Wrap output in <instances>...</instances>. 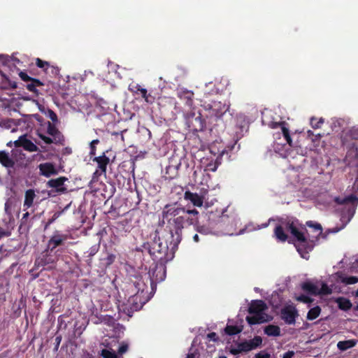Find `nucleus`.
<instances>
[{
    "label": "nucleus",
    "mask_w": 358,
    "mask_h": 358,
    "mask_svg": "<svg viewBox=\"0 0 358 358\" xmlns=\"http://www.w3.org/2000/svg\"><path fill=\"white\" fill-rule=\"evenodd\" d=\"M266 309L267 306L263 301H252L248 309V312L251 315L246 317L247 322L252 325L271 320L272 317L265 313Z\"/></svg>",
    "instance_id": "obj_1"
},
{
    "label": "nucleus",
    "mask_w": 358,
    "mask_h": 358,
    "mask_svg": "<svg viewBox=\"0 0 358 358\" xmlns=\"http://www.w3.org/2000/svg\"><path fill=\"white\" fill-rule=\"evenodd\" d=\"M289 229L292 234L297 240V243L295 245L297 251L300 253L301 257L308 259V253L312 250L313 246L308 243L304 234L297 229L293 224L289 226Z\"/></svg>",
    "instance_id": "obj_2"
},
{
    "label": "nucleus",
    "mask_w": 358,
    "mask_h": 358,
    "mask_svg": "<svg viewBox=\"0 0 358 358\" xmlns=\"http://www.w3.org/2000/svg\"><path fill=\"white\" fill-rule=\"evenodd\" d=\"M90 75L92 77L94 76L93 73L91 71L87 72L85 71L84 75H75L73 76H67L66 80L64 79L62 80L59 79V86L61 90H76L77 87L81 88L83 87V84L87 80V77L88 75Z\"/></svg>",
    "instance_id": "obj_3"
},
{
    "label": "nucleus",
    "mask_w": 358,
    "mask_h": 358,
    "mask_svg": "<svg viewBox=\"0 0 358 358\" xmlns=\"http://www.w3.org/2000/svg\"><path fill=\"white\" fill-rule=\"evenodd\" d=\"M302 288L312 294L327 295L331 293V289L323 282H306L302 285Z\"/></svg>",
    "instance_id": "obj_4"
},
{
    "label": "nucleus",
    "mask_w": 358,
    "mask_h": 358,
    "mask_svg": "<svg viewBox=\"0 0 358 358\" xmlns=\"http://www.w3.org/2000/svg\"><path fill=\"white\" fill-rule=\"evenodd\" d=\"M47 131L48 134L52 136V138H50L45 136L42 134H38V136L41 138L45 143H57L62 141V136L59 131L55 128L54 125H52L50 122L48 123Z\"/></svg>",
    "instance_id": "obj_5"
},
{
    "label": "nucleus",
    "mask_w": 358,
    "mask_h": 358,
    "mask_svg": "<svg viewBox=\"0 0 358 358\" xmlns=\"http://www.w3.org/2000/svg\"><path fill=\"white\" fill-rule=\"evenodd\" d=\"M281 315L287 324H292L295 323L298 312L294 306L289 305L282 309Z\"/></svg>",
    "instance_id": "obj_6"
},
{
    "label": "nucleus",
    "mask_w": 358,
    "mask_h": 358,
    "mask_svg": "<svg viewBox=\"0 0 358 358\" xmlns=\"http://www.w3.org/2000/svg\"><path fill=\"white\" fill-rule=\"evenodd\" d=\"M93 161L98 164V169L94 173V178L101 174H106V166L110 162V159L105 154H103L101 156L94 157Z\"/></svg>",
    "instance_id": "obj_7"
},
{
    "label": "nucleus",
    "mask_w": 358,
    "mask_h": 358,
    "mask_svg": "<svg viewBox=\"0 0 358 358\" xmlns=\"http://www.w3.org/2000/svg\"><path fill=\"white\" fill-rule=\"evenodd\" d=\"M268 124L271 127V128H276L278 127V126H280V128H281V131H282V134L284 137V139L285 141V142L287 143H288L289 145H292V138L290 137V135H289V129L285 127V122H282V121H280V120H277V119H274L273 121H271V122L268 123Z\"/></svg>",
    "instance_id": "obj_8"
},
{
    "label": "nucleus",
    "mask_w": 358,
    "mask_h": 358,
    "mask_svg": "<svg viewBox=\"0 0 358 358\" xmlns=\"http://www.w3.org/2000/svg\"><path fill=\"white\" fill-rule=\"evenodd\" d=\"M262 339L260 336H255L253 339L238 343L241 350L243 352L250 351L262 344Z\"/></svg>",
    "instance_id": "obj_9"
},
{
    "label": "nucleus",
    "mask_w": 358,
    "mask_h": 358,
    "mask_svg": "<svg viewBox=\"0 0 358 358\" xmlns=\"http://www.w3.org/2000/svg\"><path fill=\"white\" fill-rule=\"evenodd\" d=\"M16 147H23L26 150L29 152H36L38 147L30 140L26 138L25 136H21L17 140L13 142Z\"/></svg>",
    "instance_id": "obj_10"
},
{
    "label": "nucleus",
    "mask_w": 358,
    "mask_h": 358,
    "mask_svg": "<svg viewBox=\"0 0 358 358\" xmlns=\"http://www.w3.org/2000/svg\"><path fill=\"white\" fill-rule=\"evenodd\" d=\"M40 173L47 178L57 173L55 166L49 162L41 164L38 166Z\"/></svg>",
    "instance_id": "obj_11"
},
{
    "label": "nucleus",
    "mask_w": 358,
    "mask_h": 358,
    "mask_svg": "<svg viewBox=\"0 0 358 358\" xmlns=\"http://www.w3.org/2000/svg\"><path fill=\"white\" fill-rule=\"evenodd\" d=\"M213 115L215 117L220 118L226 112L229 111V106L227 103H222L221 102L214 103L213 106L211 107Z\"/></svg>",
    "instance_id": "obj_12"
},
{
    "label": "nucleus",
    "mask_w": 358,
    "mask_h": 358,
    "mask_svg": "<svg viewBox=\"0 0 358 358\" xmlns=\"http://www.w3.org/2000/svg\"><path fill=\"white\" fill-rule=\"evenodd\" d=\"M185 199L190 201L194 206L201 207L203 206V198L196 193H192L190 192H186L185 193Z\"/></svg>",
    "instance_id": "obj_13"
},
{
    "label": "nucleus",
    "mask_w": 358,
    "mask_h": 358,
    "mask_svg": "<svg viewBox=\"0 0 358 358\" xmlns=\"http://www.w3.org/2000/svg\"><path fill=\"white\" fill-rule=\"evenodd\" d=\"M66 180V178L64 177L51 179L48 182V186L57 189L58 192H64L66 189L63 187V185Z\"/></svg>",
    "instance_id": "obj_14"
},
{
    "label": "nucleus",
    "mask_w": 358,
    "mask_h": 358,
    "mask_svg": "<svg viewBox=\"0 0 358 358\" xmlns=\"http://www.w3.org/2000/svg\"><path fill=\"white\" fill-rule=\"evenodd\" d=\"M36 197L35 191L34 189H28L25 192L24 207L29 208L32 206L34 200Z\"/></svg>",
    "instance_id": "obj_15"
},
{
    "label": "nucleus",
    "mask_w": 358,
    "mask_h": 358,
    "mask_svg": "<svg viewBox=\"0 0 358 358\" xmlns=\"http://www.w3.org/2000/svg\"><path fill=\"white\" fill-rule=\"evenodd\" d=\"M0 77L1 79V83L4 85V86L1 87V90H6L7 87H10L13 89H15L17 87V83L15 81L11 80L8 76H7L6 74L3 73L0 71Z\"/></svg>",
    "instance_id": "obj_16"
},
{
    "label": "nucleus",
    "mask_w": 358,
    "mask_h": 358,
    "mask_svg": "<svg viewBox=\"0 0 358 358\" xmlns=\"http://www.w3.org/2000/svg\"><path fill=\"white\" fill-rule=\"evenodd\" d=\"M264 333L269 336H278L280 334V329L278 326L268 325L264 328Z\"/></svg>",
    "instance_id": "obj_17"
},
{
    "label": "nucleus",
    "mask_w": 358,
    "mask_h": 358,
    "mask_svg": "<svg viewBox=\"0 0 358 358\" xmlns=\"http://www.w3.org/2000/svg\"><path fill=\"white\" fill-rule=\"evenodd\" d=\"M0 163L6 167H11L13 165L12 159L6 152H0Z\"/></svg>",
    "instance_id": "obj_18"
},
{
    "label": "nucleus",
    "mask_w": 358,
    "mask_h": 358,
    "mask_svg": "<svg viewBox=\"0 0 358 358\" xmlns=\"http://www.w3.org/2000/svg\"><path fill=\"white\" fill-rule=\"evenodd\" d=\"M356 345V342L353 340L339 341L337 343V347L339 350L344 351L354 347Z\"/></svg>",
    "instance_id": "obj_19"
},
{
    "label": "nucleus",
    "mask_w": 358,
    "mask_h": 358,
    "mask_svg": "<svg viewBox=\"0 0 358 358\" xmlns=\"http://www.w3.org/2000/svg\"><path fill=\"white\" fill-rule=\"evenodd\" d=\"M65 238L59 234L54 235L49 241V246H52V249L62 244Z\"/></svg>",
    "instance_id": "obj_20"
},
{
    "label": "nucleus",
    "mask_w": 358,
    "mask_h": 358,
    "mask_svg": "<svg viewBox=\"0 0 358 358\" xmlns=\"http://www.w3.org/2000/svg\"><path fill=\"white\" fill-rule=\"evenodd\" d=\"M320 313L321 308L318 306L313 307L308 311L306 317L307 320H313L316 319L320 315Z\"/></svg>",
    "instance_id": "obj_21"
},
{
    "label": "nucleus",
    "mask_w": 358,
    "mask_h": 358,
    "mask_svg": "<svg viewBox=\"0 0 358 358\" xmlns=\"http://www.w3.org/2000/svg\"><path fill=\"white\" fill-rule=\"evenodd\" d=\"M181 212L184 213L185 210L183 208H176L175 206H172L169 208L166 211H164V213L166 218L169 216H176L178 215Z\"/></svg>",
    "instance_id": "obj_22"
},
{
    "label": "nucleus",
    "mask_w": 358,
    "mask_h": 358,
    "mask_svg": "<svg viewBox=\"0 0 358 358\" xmlns=\"http://www.w3.org/2000/svg\"><path fill=\"white\" fill-rule=\"evenodd\" d=\"M338 307L343 310H348L351 308L352 303L350 301L345 298H338L336 300Z\"/></svg>",
    "instance_id": "obj_23"
},
{
    "label": "nucleus",
    "mask_w": 358,
    "mask_h": 358,
    "mask_svg": "<svg viewBox=\"0 0 358 358\" xmlns=\"http://www.w3.org/2000/svg\"><path fill=\"white\" fill-rule=\"evenodd\" d=\"M44 73L51 78L56 77L59 75V69L57 66L50 64Z\"/></svg>",
    "instance_id": "obj_24"
},
{
    "label": "nucleus",
    "mask_w": 358,
    "mask_h": 358,
    "mask_svg": "<svg viewBox=\"0 0 358 358\" xmlns=\"http://www.w3.org/2000/svg\"><path fill=\"white\" fill-rule=\"evenodd\" d=\"M340 280L345 285H352L358 282V277L341 275Z\"/></svg>",
    "instance_id": "obj_25"
},
{
    "label": "nucleus",
    "mask_w": 358,
    "mask_h": 358,
    "mask_svg": "<svg viewBox=\"0 0 358 358\" xmlns=\"http://www.w3.org/2000/svg\"><path fill=\"white\" fill-rule=\"evenodd\" d=\"M275 236L280 241H285L287 240V235L285 234L282 228L278 226L275 229Z\"/></svg>",
    "instance_id": "obj_26"
},
{
    "label": "nucleus",
    "mask_w": 358,
    "mask_h": 358,
    "mask_svg": "<svg viewBox=\"0 0 358 358\" xmlns=\"http://www.w3.org/2000/svg\"><path fill=\"white\" fill-rule=\"evenodd\" d=\"M44 85L45 84L39 79L32 78L31 81L29 83H27V90H36V87H41Z\"/></svg>",
    "instance_id": "obj_27"
},
{
    "label": "nucleus",
    "mask_w": 358,
    "mask_h": 358,
    "mask_svg": "<svg viewBox=\"0 0 358 358\" xmlns=\"http://www.w3.org/2000/svg\"><path fill=\"white\" fill-rule=\"evenodd\" d=\"M224 330L229 335H235L240 333L242 331V329L237 326L227 325Z\"/></svg>",
    "instance_id": "obj_28"
},
{
    "label": "nucleus",
    "mask_w": 358,
    "mask_h": 358,
    "mask_svg": "<svg viewBox=\"0 0 358 358\" xmlns=\"http://www.w3.org/2000/svg\"><path fill=\"white\" fill-rule=\"evenodd\" d=\"M101 355L103 358H118L115 352L113 350L103 349L101 350Z\"/></svg>",
    "instance_id": "obj_29"
},
{
    "label": "nucleus",
    "mask_w": 358,
    "mask_h": 358,
    "mask_svg": "<svg viewBox=\"0 0 358 358\" xmlns=\"http://www.w3.org/2000/svg\"><path fill=\"white\" fill-rule=\"evenodd\" d=\"M35 62L36 66L41 69L43 72L45 71V69H48V67L50 64L48 62L43 61L40 58H36L35 59Z\"/></svg>",
    "instance_id": "obj_30"
},
{
    "label": "nucleus",
    "mask_w": 358,
    "mask_h": 358,
    "mask_svg": "<svg viewBox=\"0 0 358 358\" xmlns=\"http://www.w3.org/2000/svg\"><path fill=\"white\" fill-rule=\"evenodd\" d=\"M0 60L2 62L3 64H8V62H10V61H13L17 64L20 62V59L15 57L14 55H12L11 57L5 55L0 56Z\"/></svg>",
    "instance_id": "obj_31"
},
{
    "label": "nucleus",
    "mask_w": 358,
    "mask_h": 358,
    "mask_svg": "<svg viewBox=\"0 0 358 358\" xmlns=\"http://www.w3.org/2000/svg\"><path fill=\"white\" fill-rule=\"evenodd\" d=\"M19 76L23 81L27 82L28 83H29L32 80V78L29 76L25 71H20L19 73Z\"/></svg>",
    "instance_id": "obj_32"
},
{
    "label": "nucleus",
    "mask_w": 358,
    "mask_h": 358,
    "mask_svg": "<svg viewBox=\"0 0 358 358\" xmlns=\"http://www.w3.org/2000/svg\"><path fill=\"white\" fill-rule=\"evenodd\" d=\"M323 120L322 118L318 121L314 117L310 119V124L313 128H319Z\"/></svg>",
    "instance_id": "obj_33"
},
{
    "label": "nucleus",
    "mask_w": 358,
    "mask_h": 358,
    "mask_svg": "<svg viewBox=\"0 0 358 358\" xmlns=\"http://www.w3.org/2000/svg\"><path fill=\"white\" fill-rule=\"evenodd\" d=\"M99 143V140L96 139V140H93L91 143H90V148H91V150H90V155H95L96 154V148H95V144H97Z\"/></svg>",
    "instance_id": "obj_34"
},
{
    "label": "nucleus",
    "mask_w": 358,
    "mask_h": 358,
    "mask_svg": "<svg viewBox=\"0 0 358 358\" xmlns=\"http://www.w3.org/2000/svg\"><path fill=\"white\" fill-rule=\"evenodd\" d=\"M255 357L256 358H270L271 355L269 353H268L265 351H262V352L256 354Z\"/></svg>",
    "instance_id": "obj_35"
},
{
    "label": "nucleus",
    "mask_w": 358,
    "mask_h": 358,
    "mask_svg": "<svg viewBox=\"0 0 358 358\" xmlns=\"http://www.w3.org/2000/svg\"><path fill=\"white\" fill-rule=\"evenodd\" d=\"M350 134L353 138L358 140V125L350 130Z\"/></svg>",
    "instance_id": "obj_36"
},
{
    "label": "nucleus",
    "mask_w": 358,
    "mask_h": 358,
    "mask_svg": "<svg viewBox=\"0 0 358 358\" xmlns=\"http://www.w3.org/2000/svg\"><path fill=\"white\" fill-rule=\"evenodd\" d=\"M308 226L313 227L315 229L319 231L320 232L322 231V227L320 224H312L310 222H307Z\"/></svg>",
    "instance_id": "obj_37"
},
{
    "label": "nucleus",
    "mask_w": 358,
    "mask_h": 358,
    "mask_svg": "<svg viewBox=\"0 0 358 358\" xmlns=\"http://www.w3.org/2000/svg\"><path fill=\"white\" fill-rule=\"evenodd\" d=\"M297 300L299 301L304 302V303H309L311 301V300L309 299V297H308L305 295H301V296L297 297Z\"/></svg>",
    "instance_id": "obj_38"
},
{
    "label": "nucleus",
    "mask_w": 358,
    "mask_h": 358,
    "mask_svg": "<svg viewBox=\"0 0 358 358\" xmlns=\"http://www.w3.org/2000/svg\"><path fill=\"white\" fill-rule=\"evenodd\" d=\"M128 350V345L127 344H122L119 349H118V352L120 354H123L124 352H126Z\"/></svg>",
    "instance_id": "obj_39"
},
{
    "label": "nucleus",
    "mask_w": 358,
    "mask_h": 358,
    "mask_svg": "<svg viewBox=\"0 0 358 358\" xmlns=\"http://www.w3.org/2000/svg\"><path fill=\"white\" fill-rule=\"evenodd\" d=\"M230 352L233 355H238V354L242 352V351L241 350V349H240L238 345H237L236 348H231Z\"/></svg>",
    "instance_id": "obj_40"
},
{
    "label": "nucleus",
    "mask_w": 358,
    "mask_h": 358,
    "mask_svg": "<svg viewBox=\"0 0 358 358\" xmlns=\"http://www.w3.org/2000/svg\"><path fill=\"white\" fill-rule=\"evenodd\" d=\"M115 258V255H109L108 256L107 259H106V260H107V264H112V263L114 262Z\"/></svg>",
    "instance_id": "obj_41"
},
{
    "label": "nucleus",
    "mask_w": 358,
    "mask_h": 358,
    "mask_svg": "<svg viewBox=\"0 0 358 358\" xmlns=\"http://www.w3.org/2000/svg\"><path fill=\"white\" fill-rule=\"evenodd\" d=\"M294 355V352L293 351H288L283 355L282 358H292Z\"/></svg>",
    "instance_id": "obj_42"
},
{
    "label": "nucleus",
    "mask_w": 358,
    "mask_h": 358,
    "mask_svg": "<svg viewBox=\"0 0 358 358\" xmlns=\"http://www.w3.org/2000/svg\"><path fill=\"white\" fill-rule=\"evenodd\" d=\"M49 117L52 120V121H55L57 120V115L56 114L52 111V110H50L49 111Z\"/></svg>",
    "instance_id": "obj_43"
},
{
    "label": "nucleus",
    "mask_w": 358,
    "mask_h": 358,
    "mask_svg": "<svg viewBox=\"0 0 358 358\" xmlns=\"http://www.w3.org/2000/svg\"><path fill=\"white\" fill-rule=\"evenodd\" d=\"M10 234V232L5 231L2 229H0V239L3 236H9Z\"/></svg>",
    "instance_id": "obj_44"
},
{
    "label": "nucleus",
    "mask_w": 358,
    "mask_h": 358,
    "mask_svg": "<svg viewBox=\"0 0 358 358\" xmlns=\"http://www.w3.org/2000/svg\"><path fill=\"white\" fill-rule=\"evenodd\" d=\"M208 338H209L210 340L216 341L217 340V336L215 333H210L208 334Z\"/></svg>",
    "instance_id": "obj_45"
},
{
    "label": "nucleus",
    "mask_w": 358,
    "mask_h": 358,
    "mask_svg": "<svg viewBox=\"0 0 358 358\" xmlns=\"http://www.w3.org/2000/svg\"><path fill=\"white\" fill-rule=\"evenodd\" d=\"M355 200H356L355 197L351 195V196H350L346 197V198L345 199V201H345V202H346V201L353 202V201H355Z\"/></svg>",
    "instance_id": "obj_46"
},
{
    "label": "nucleus",
    "mask_w": 358,
    "mask_h": 358,
    "mask_svg": "<svg viewBox=\"0 0 358 358\" xmlns=\"http://www.w3.org/2000/svg\"><path fill=\"white\" fill-rule=\"evenodd\" d=\"M188 214H191V215H197L198 214V211L196 210H188L186 211Z\"/></svg>",
    "instance_id": "obj_47"
},
{
    "label": "nucleus",
    "mask_w": 358,
    "mask_h": 358,
    "mask_svg": "<svg viewBox=\"0 0 358 358\" xmlns=\"http://www.w3.org/2000/svg\"><path fill=\"white\" fill-rule=\"evenodd\" d=\"M139 92H141V94L142 95V96L143 98H145L147 101H148V98L146 97L147 91L142 90V91H139Z\"/></svg>",
    "instance_id": "obj_48"
},
{
    "label": "nucleus",
    "mask_w": 358,
    "mask_h": 358,
    "mask_svg": "<svg viewBox=\"0 0 358 358\" xmlns=\"http://www.w3.org/2000/svg\"><path fill=\"white\" fill-rule=\"evenodd\" d=\"M193 240L196 242V243H198L199 241V237L197 234H195L194 236H193Z\"/></svg>",
    "instance_id": "obj_49"
},
{
    "label": "nucleus",
    "mask_w": 358,
    "mask_h": 358,
    "mask_svg": "<svg viewBox=\"0 0 358 358\" xmlns=\"http://www.w3.org/2000/svg\"><path fill=\"white\" fill-rule=\"evenodd\" d=\"M138 297V293L137 294L134 295V296H132L130 299V300H132L133 301H134L137 300Z\"/></svg>",
    "instance_id": "obj_50"
},
{
    "label": "nucleus",
    "mask_w": 358,
    "mask_h": 358,
    "mask_svg": "<svg viewBox=\"0 0 358 358\" xmlns=\"http://www.w3.org/2000/svg\"><path fill=\"white\" fill-rule=\"evenodd\" d=\"M209 169H210V170H211V171H216V169H217V166H214L213 168H212V169H211V168H209Z\"/></svg>",
    "instance_id": "obj_51"
},
{
    "label": "nucleus",
    "mask_w": 358,
    "mask_h": 358,
    "mask_svg": "<svg viewBox=\"0 0 358 358\" xmlns=\"http://www.w3.org/2000/svg\"><path fill=\"white\" fill-rule=\"evenodd\" d=\"M28 215H29V213H26L25 214H24L23 217L25 218V217H28Z\"/></svg>",
    "instance_id": "obj_52"
},
{
    "label": "nucleus",
    "mask_w": 358,
    "mask_h": 358,
    "mask_svg": "<svg viewBox=\"0 0 358 358\" xmlns=\"http://www.w3.org/2000/svg\"><path fill=\"white\" fill-rule=\"evenodd\" d=\"M12 143H13L12 141H10L9 143H8V144H7V145H8V146H10Z\"/></svg>",
    "instance_id": "obj_53"
},
{
    "label": "nucleus",
    "mask_w": 358,
    "mask_h": 358,
    "mask_svg": "<svg viewBox=\"0 0 358 358\" xmlns=\"http://www.w3.org/2000/svg\"><path fill=\"white\" fill-rule=\"evenodd\" d=\"M219 358H227V357L225 356H220Z\"/></svg>",
    "instance_id": "obj_54"
},
{
    "label": "nucleus",
    "mask_w": 358,
    "mask_h": 358,
    "mask_svg": "<svg viewBox=\"0 0 358 358\" xmlns=\"http://www.w3.org/2000/svg\"><path fill=\"white\" fill-rule=\"evenodd\" d=\"M356 296H357V297H358V289H357V292H356Z\"/></svg>",
    "instance_id": "obj_55"
},
{
    "label": "nucleus",
    "mask_w": 358,
    "mask_h": 358,
    "mask_svg": "<svg viewBox=\"0 0 358 358\" xmlns=\"http://www.w3.org/2000/svg\"><path fill=\"white\" fill-rule=\"evenodd\" d=\"M134 308H135V309L138 308V306H136L134 307Z\"/></svg>",
    "instance_id": "obj_56"
},
{
    "label": "nucleus",
    "mask_w": 358,
    "mask_h": 358,
    "mask_svg": "<svg viewBox=\"0 0 358 358\" xmlns=\"http://www.w3.org/2000/svg\"><path fill=\"white\" fill-rule=\"evenodd\" d=\"M15 130H16L15 129H13L12 131L14 132V131H15Z\"/></svg>",
    "instance_id": "obj_57"
},
{
    "label": "nucleus",
    "mask_w": 358,
    "mask_h": 358,
    "mask_svg": "<svg viewBox=\"0 0 358 358\" xmlns=\"http://www.w3.org/2000/svg\"><path fill=\"white\" fill-rule=\"evenodd\" d=\"M179 219H180V220H182V217H178V218H177V220H179Z\"/></svg>",
    "instance_id": "obj_58"
},
{
    "label": "nucleus",
    "mask_w": 358,
    "mask_h": 358,
    "mask_svg": "<svg viewBox=\"0 0 358 358\" xmlns=\"http://www.w3.org/2000/svg\"><path fill=\"white\" fill-rule=\"evenodd\" d=\"M356 310H358V304H357V306H356Z\"/></svg>",
    "instance_id": "obj_59"
},
{
    "label": "nucleus",
    "mask_w": 358,
    "mask_h": 358,
    "mask_svg": "<svg viewBox=\"0 0 358 358\" xmlns=\"http://www.w3.org/2000/svg\"><path fill=\"white\" fill-rule=\"evenodd\" d=\"M187 358H191L189 355H187Z\"/></svg>",
    "instance_id": "obj_60"
}]
</instances>
